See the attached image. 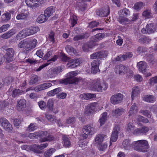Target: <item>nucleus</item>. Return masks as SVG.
I'll return each instance as SVG.
<instances>
[{
	"label": "nucleus",
	"instance_id": "obj_22",
	"mask_svg": "<svg viewBox=\"0 0 157 157\" xmlns=\"http://www.w3.org/2000/svg\"><path fill=\"white\" fill-rule=\"evenodd\" d=\"M80 97L82 99L88 100L96 98V95L95 94L85 93L80 94Z\"/></svg>",
	"mask_w": 157,
	"mask_h": 157
},
{
	"label": "nucleus",
	"instance_id": "obj_61",
	"mask_svg": "<svg viewBox=\"0 0 157 157\" xmlns=\"http://www.w3.org/2000/svg\"><path fill=\"white\" fill-rule=\"evenodd\" d=\"M134 128L135 126L133 125L132 123H129L127 126V131L129 132H131L134 129Z\"/></svg>",
	"mask_w": 157,
	"mask_h": 157
},
{
	"label": "nucleus",
	"instance_id": "obj_44",
	"mask_svg": "<svg viewBox=\"0 0 157 157\" xmlns=\"http://www.w3.org/2000/svg\"><path fill=\"white\" fill-rule=\"evenodd\" d=\"M49 135L46 137H44L42 138H41L40 141L41 142H43L45 141H51L53 140L54 139V137L52 135Z\"/></svg>",
	"mask_w": 157,
	"mask_h": 157
},
{
	"label": "nucleus",
	"instance_id": "obj_45",
	"mask_svg": "<svg viewBox=\"0 0 157 157\" xmlns=\"http://www.w3.org/2000/svg\"><path fill=\"white\" fill-rule=\"evenodd\" d=\"M119 22L122 25H126L129 22V19L126 17L120 16L118 18Z\"/></svg>",
	"mask_w": 157,
	"mask_h": 157
},
{
	"label": "nucleus",
	"instance_id": "obj_43",
	"mask_svg": "<svg viewBox=\"0 0 157 157\" xmlns=\"http://www.w3.org/2000/svg\"><path fill=\"white\" fill-rule=\"evenodd\" d=\"M137 109L138 108L136 105V104L135 103H134L128 112V115L130 116L132 114L136 113L137 112Z\"/></svg>",
	"mask_w": 157,
	"mask_h": 157
},
{
	"label": "nucleus",
	"instance_id": "obj_50",
	"mask_svg": "<svg viewBox=\"0 0 157 157\" xmlns=\"http://www.w3.org/2000/svg\"><path fill=\"white\" fill-rule=\"evenodd\" d=\"M140 113H142V114L147 117L148 118H150L151 116V111H149L147 110H140Z\"/></svg>",
	"mask_w": 157,
	"mask_h": 157
},
{
	"label": "nucleus",
	"instance_id": "obj_17",
	"mask_svg": "<svg viewBox=\"0 0 157 157\" xmlns=\"http://www.w3.org/2000/svg\"><path fill=\"white\" fill-rule=\"evenodd\" d=\"M26 101L25 99H21L17 101V110L18 111H23L26 107Z\"/></svg>",
	"mask_w": 157,
	"mask_h": 157
},
{
	"label": "nucleus",
	"instance_id": "obj_2",
	"mask_svg": "<svg viewBox=\"0 0 157 157\" xmlns=\"http://www.w3.org/2000/svg\"><path fill=\"white\" fill-rule=\"evenodd\" d=\"M131 146L136 151L142 152H147L149 147L148 141L144 140L133 141L131 144Z\"/></svg>",
	"mask_w": 157,
	"mask_h": 157
},
{
	"label": "nucleus",
	"instance_id": "obj_19",
	"mask_svg": "<svg viewBox=\"0 0 157 157\" xmlns=\"http://www.w3.org/2000/svg\"><path fill=\"white\" fill-rule=\"evenodd\" d=\"M29 51L36 47L37 44V41L35 39H31L27 40Z\"/></svg>",
	"mask_w": 157,
	"mask_h": 157
},
{
	"label": "nucleus",
	"instance_id": "obj_3",
	"mask_svg": "<svg viewBox=\"0 0 157 157\" xmlns=\"http://www.w3.org/2000/svg\"><path fill=\"white\" fill-rule=\"evenodd\" d=\"M107 36V34L105 33H98L95 35L92 36L90 41L87 43L84 44L82 47L83 50L85 52L89 51V48H92L95 45L94 43L102 40Z\"/></svg>",
	"mask_w": 157,
	"mask_h": 157
},
{
	"label": "nucleus",
	"instance_id": "obj_51",
	"mask_svg": "<svg viewBox=\"0 0 157 157\" xmlns=\"http://www.w3.org/2000/svg\"><path fill=\"white\" fill-rule=\"evenodd\" d=\"M56 151V149L54 148H50L47 150L44 153V156L45 157H50L53 153Z\"/></svg>",
	"mask_w": 157,
	"mask_h": 157
},
{
	"label": "nucleus",
	"instance_id": "obj_53",
	"mask_svg": "<svg viewBox=\"0 0 157 157\" xmlns=\"http://www.w3.org/2000/svg\"><path fill=\"white\" fill-rule=\"evenodd\" d=\"M147 33L148 34H150L153 32V29L154 28L153 25L152 24H147L146 26Z\"/></svg>",
	"mask_w": 157,
	"mask_h": 157
},
{
	"label": "nucleus",
	"instance_id": "obj_54",
	"mask_svg": "<svg viewBox=\"0 0 157 157\" xmlns=\"http://www.w3.org/2000/svg\"><path fill=\"white\" fill-rule=\"evenodd\" d=\"M144 6L143 3L140 2L135 3L134 8L136 10L141 9Z\"/></svg>",
	"mask_w": 157,
	"mask_h": 157
},
{
	"label": "nucleus",
	"instance_id": "obj_46",
	"mask_svg": "<svg viewBox=\"0 0 157 157\" xmlns=\"http://www.w3.org/2000/svg\"><path fill=\"white\" fill-rule=\"evenodd\" d=\"M38 80V77L36 75H33L30 78L29 81L30 85H33L36 83Z\"/></svg>",
	"mask_w": 157,
	"mask_h": 157
},
{
	"label": "nucleus",
	"instance_id": "obj_30",
	"mask_svg": "<svg viewBox=\"0 0 157 157\" xmlns=\"http://www.w3.org/2000/svg\"><path fill=\"white\" fill-rule=\"evenodd\" d=\"M62 138L63 140V143L65 147H69L71 145V143L70 139L67 136L63 135H62Z\"/></svg>",
	"mask_w": 157,
	"mask_h": 157
},
{
	"label": "nucleus",
	"instance_id": "obj_5",
	"mask_svg": "<svg viewBox=\"0 0 157 157\" xmlns=\"http://www.w3.org/2000/svg\"><path fill=\"white\" fill-rule=\"evenodd\" d=\"M68 74L69 76L59 81V83L66 85L70 84H77L82 79L81 78L75 77H74L76 76V74L74 72H71L68 73Z\"/></svg>",
	"mask_w": 157,
	"mask_h": 157
},
{
	"label": "nucleus",
	"instance_id": "obj_59",
	"mask_svg": "<svg viewBox=\"0 0 157 157\" xmlns=\"http://www.w3.org/2000/svg\"><path fill=\"white\" fill-rule=\"evenodd\" d=\"M149 83L151 85H154L155 84L157 83V76L151 78L149 79Z\"/></svg>",
	"mask_w": 157,
	"mask_h": 157
},
{
	"label": "nucleus",
	"instance_id": "obj_11",
	"mask_svg": "<svg viewBox=\"0 0 157 157\" xmlns=\"http://www.w3.org/2000/svg\"><path fill=\"white\" fill-rule=\"evenodd\" d=\"M101 62L99 60H94L91 63V71L93 74H96L100 71L99 67Z\"/></svg>",
	"mask_w": 157,
	"mask_h": 157
},
{
	"label": "nucleus",
	"instance_id": "obj_8",
	"mask_svg": "<svg viewBox=\"0 0 157 157\" xmlns=\"http://www.w3.org/2000/svg\"><path fill=\"white\" fill-rule=\"evenodd\" d=\"M120 129V127L118 125H116L114 128L110 139L109 146L112 145L113 142H115L117 141L118 137V134L119 132Z\"/></svg>",
	"mask_w": 157,
	"mask_h": 157
},
{
	"label": "nucleus",
	"instance_id": "obj_29",
	"mask_svg": "<svg viewBox=\"0 0 157 157\" xmlns=\"http://www.w3.org/2000/svg\"><path fill=\"white\" fill-rule=\"evenodd\" d=\"M25 29L21 31L17 35L16 38L17 40H20L27 36Z\"/></svg>",
	"mask_w": 157,
	"mask_h": 157
},
{
	"label": "nucleus",
	"instance_id": "obj_47",
	"mask_svg": "<svg viewBox=\"0 0 157 157\" xmlns=\"http://www.w3.org/2000/svg\"><path fill=\"white\" fill-rule=\"evenodd\" d=\"M151 40L149 39V37L144 36H142L139 39V42L142 44H144L146 42L147 43H149L150 42Z\"/></svg>",
	"mask_w": 157,
	"mask_h": 157
},
{
	"label": "nucleus",
	"instance_id": "obj_41",
	"mask_svg": "<svg viewBox=\"0 0 157 157\" xmlns=\"http://www.w3.org/2000/svg\"><path fill=\"white\" fill-rule=\"evenodd\" d=\"M47 20V17H45V16L43 14H41L38 17L36 21L38 23L40 24L46 22Z\"/></svg>",
	"mask_w": 157,
	"mask_h": 157
},
{
	"label": "nucleus",
	"instance_id": "obj_64",
	"mask_svg": "<svg viewBox=\"0 0 157 157\" xmlns=\"http://www.w3.org/2000/svg\"><path fill=\"white\" fill-rule=\"evenodd\" d=\"M99 24V23L98 22L96 21H92L89 23V27L90 28H93L97 26Z\"/></svg>",
	"mask_w": 157,
	"mask_h": 157
},
{
	"label": "nucleus",
	"instance_id": "obj_12",
	"mask_svg": "<svg viewBox=\"0 0 157 157\" xmlns=\"http://www.w3.org/2000/svg\"><path fill=\"white\" fill-rule=\"evenodd\" d=\"M6 53L5 56L6 63H9L12 60V57L14 54V51L12 48H8L6 50Z\"/></svg>",
	"mask_w": 157,
	"mask_h": 157
},
{
	"label": "nucleus",
	"instance_id": "obj_36",
	"mask_svg": "<svg viewBox=\"0 0 157 157\" xmlns=\"http://www.w3.org/2000/svg\"><path fill=\"white\" fill-rule=\"evenodd\" d=\"M143 100L148 102L153 103L155 101V98L152 95H148L144 97Z\"/></svg>",
	"mask_w": 157,
	"mask_h": 157
},
{
	"label": "nucleus",
	"instance_id": "obj_10",
	"mask_svg": "<svg viewBox=\"0 0 157 157\" xmlns=\"http://www.w3.org/2000/svg\"><path fill=\"white\" fill-rule=\"evenodd\" d=\"M123 98V96L121 94L117 93L112 96L110 98V101L112 104L116 105L121 103Z\"/></svg>",
	"mask_w": 157,
	"mask_h": 157
},
{
	"label": "nucleus",
	"instance_id": "obj_52",
	"mask_svg": "<svg viewBox=\"0 0 157 157\" xmlns=\"http://www.w3.org/2000/svg\"><path fill=\"white\" fill-rule=\"evenodd\" d=\"M75 121L76 118L75 117H70L66 120V123L68 124L72 125L75 123Z\"/></svg>",
	"mask_w": 157,
	"mask_h": 157
},
{
	"label": "nucleus",
	"instance_id": "obj_55",
	"mask_svg": "<svg viewBox=\"0 0 157 157\" xmlns=\"http://www.w3.org/2000/svg\"><path fill=\"white\" fill-rule=\"evenodd\" d=\"M55 33L52 31H51L49 34V40L53 43L55 42Z\"/></svg>",
	"mask_w": 157,
	"mask_h": 157
},
{
	"label": "nucleus",
	"instance_id": "obj_62",
	"mask_svg": "<svg viewBox=\"0 0 157 157\" xmlns=\"http://www.w3.org/2000/svg\"><path fill=\"white\" fill-rule=\"evenodd\" d=\"M38 104L39 107L41 109L43 110L46 107V103L43 101L39 102Z\"/></svg>",
	"mask_w": 157,
	"mask_h": 157
},
{
	"label": "nucleus",
	"instance_id": "obj_14",
	"mask_svg": "<svg viewBox=\"0 0 157 157\" xmlns=\"http://www.w3.org/2000/svg\"><path fill=\"white\" fill-rule=\"evenodd\" d=\"M25 29L26 31V32L27 36L34 34L40 30L39 28L36 26H31L29 29L26 28Z\"/></svg>",
	"mask_w": 157,
	"mask_h": 157
},
{
	"label": "nucleus",
	"instance_id": "obj_7",
	"mask_svg": "<svg viewBox=\"0 0 157 157\" xmlns=\"http://www.w3.org/2000/svg\"><path fill=\"white\" fill-rule=\"evenodd\" d=\"M149 130L148 127L144 126L135 129L133 131L132 133L136 136L146 135Z\"/></svg>",
	"mask_w": 157,
	"mask_h": 157
},
{
	"label": "nucleus",
	"instance_id": "obj_63",
	"mask_svg": "<svg viewBox=\"0 0 157 157\" xmlns=\"http://www.w3.org/2000/svg\"><path fill=\"white\" fill-rule=\"evenodd\" d=\"M9 24L4 25L0 27V33H2L7 30L10 27Z\"/></svg>",
	"mask_w": 157,
	"mask_h": 157
},
{
	"label": "nucleus",
	"instance_id": "obj_60",
	"mask_svg": "<svg viewBox=\"0 0 157 157\" xmlns=\"http://www.w3.org/2000/svg\"><path fill=\"white\" fill-rule=\"evenodd\" d=\"M13 79L12 77H8L4 79V82L5 84L8 85L10 83L13 82Z\"/></svg>",
	"mask_w": 157,
	"mask_h": 157
},
{
	"label": "nucleus",
	"instance_id": "obj_48",
	"mask_svg": "<svg viewBox=\"0 0 157 157\" xmlns=\"http://www.w3.org/2000/svg\"><path fill=\"white\" fill-rule=\"evenodd\" d=\"M107 146L108 144L106 143H101L98 144V148L100 151H105L107 147Z\"/></svg>",
	"mask_w": 157,
	"mask_h": 157
},
{
	"label": "nucleus",
	"instance_id": "obj_49",
	"mask_svg": "<svg viewBox=\"0 0 157 157\" xmlns=\"http://www.w3.org/2000/svg\"><path fill=\"white\" fill-rule=\"evenodd\" d=\"M78 19L77 17L75 15H73L72 17L71 18L70 21L71 24V27H73L77 23Z\"/></svg>",
	"mask_w": 157,
	"mask_h": 157
},
{
	"label": "nucleus",
	"instance_id": "obj_40",
	"mask_svg": "<svg viewBox=\"0 0 157 157\" xmlns=\"http://www.w3.org/2000/svg\"><path fill=\"white\" fill-rule=\"evenodd\" d=\"M105 136V135L103 134H98L95 138L96 142L98 144L100 143H102Z\"/></svg>",
	"mask_w": 157,
	"mask_h": 157
},
{
	"label": "nucleus",
	"instance_id": "obj_56",
	"mask_svg": "<svg viewBox=\"0 0 157 157\" xmlns=\"http://www.w3.org/2000/svg\"><path fill=\"white\" fill-rule=\"evenodd\" d=\"M36 128L37 126L35 125V124L31 123L29 125L27 130L30 132H32L36 130Z\"/></svg>",
	"mask_w": 157,
	"mask_h": 157
},
{
	"label": "nucleus",
	"instance_id": "obj_18",
	"mask_svg": "<svg viewBox=\"0 0 157 157\" xmlns=\"http://www.w3.org/2000/svg\"><path fill=\"white\" fill-rule=\"evenodd\" d=\"M105 53L104 52H94L91 54L90 56V59H96L102 58L105 56Z\"/></svg>",
	"mask_w": 157,
	"mask_h": 157
},
{
	"label": "nucleus",
	"instance_id": "obj_9",
	"mask_svg": "<svg viewBox=\"0 0 157 157\" xmlns=\"http://www.w3.org/2000/svg\"><path fill=\"white\" fill-rule=\"evenodd\" d=\"M98 104L96 102H93L88 105L85 108L84 113L86 114L93 113L96 110Z\"/></svg>",
	"mask_w": 157,
	"mask_h": 157
},
{
	"label": "nucleus",
	"instance_id": "obj_1",
	"mask_svg": "<svg viewBox=\"0 0 157 157\" xmlns=\"http://www.w3.org/2000/svg\"><path fill=\"white\" fill-rule=\"evenodd\" d=\"M59 53L60 60L64 62L68 61L67 64L68 68H73L76 67L82 63L79 58L70 60L69 57H68L64 52H61Z\"/></svg>",
	"mask_w": 157,
	"mask_h": 157
},
{
	"label": "nucleus",
	"instance_id": "obj_26",
	"mask_svg": "<svg viewBox=\"0 0 157 157\" xmlns=\"http://www.w3.org/2000/svg\"><path fill=\"white\" fill-rule=\"evenodd\" d=\"M89 36V34L85 33H81L79 35H76L73 38L74 41H78L84 38H87Z\"/></svg>",
	"mask_w": 157,
	"mask_h": 157
},
{
	"label": "nucleus",
	"instance_id": "obj_21",
	"mask_svg": "<svg viewBox=\"0 0 157 157\" xmlns=\"http://www.w3.org/2000/svg\"><path fill=\"white\" fill-rule=\"evenodd\" d=\"M126 67L125 66L121 64L117 65L115 69V71L117 73L119 74H124L125 73Z\"/></svg>",
	"mask_w": 157,
	"mask_h": 157
},
{
	"label": "nucleus",
	"instance_id": "obj_25",
	"mask_svg": "<svg viewBox=\"0 0 157 157\" xmlns=\"http://www.w3.org/2000/svg\"><path fill=\"white\" fill-rule=\"evenodd\" d=\"M107 113L104 112L101 114V116L98 120V122L100 123V126L101 127L104 125L107 120Z\"/></svg>",
	"mask_w": 157,
	"mask_h": 157
},
{
	"label": "nucleus",
	"instance_id": "obj_35",
	"mask_svg": "<svg viewBox=\"0 0 157 157\" xmlns=\"http://www.w3.org/2000/svg\"><path fill=\"white\" fill-rule=\"evenodd\" d=\"M24 12L17 14L16 18L17 20L24 19L26 18L28 16L29 12L28 10H24Z\"/></svg>",
	"mask_w": 157,
	"mask_h": 157
},
{
	"label": "nucleus",
	"instance_id": "obj_6",
	"mask_svg": "<svg viewBox=\"0 0 157 157\" xmlns=\"http://www.w3.org/2000/svg\"><path fill=\"white\" fill-rule=\"evenodd\" d=\"M0 123L1 126L5 131L8 132H12L13 130L12 125L4 117L1 118Z\"/></svg>",
	"mask_w": 157,
	"mask_h": 157
},
{
	"label": "nucleus",
	"instance_id": "obj_39",
	"mask_svg": "<svg viewBox=\"0 0 157 157\" xmlns=\"http://www.w3.org/2000/svg\"><path fill=\"white\" fill-rule=\"evenodd\" d=\"M96 14L101 17H107L110 13V10H98Z\"/></svg>",
	"mask_w": 157,
	"mask_h": 157
},
{
	"label": "nucleus",
	"instance_id": "obj_37",
	"mask_svg": "<svg viewBox=\"0 0 157 157\" xmlns=\"http://www.w3.org/2000/svg\"><path fill=\"white\" fill-rule=\"evenodd\" d=\"M122 145L124 148L126 150L130 149L132 147L130 141L129 139H126L124 140L122 142Z\"/></svg>",
	"mask_w": 157,
	"mask_h": 157
},
{
	"label": "nucleus",
	"instance_id": "obj_38",
	"mask_svg": "<svg viewBox=\"0 0 157 157\" xmlns=\"http://www.w3.org/2000/svg\"><path fill=\"white\" fill-rule=\"evenodd\" d=\"M124 109L123 108L116 109L112 111V115L114 117H117L121 115L122 113L124 112Z\"/></svg>",
	"mask_w": 157,
	"mask_h": 157
},
{
	"label": "nucleus",
	"instance_id": "obj_15",
	"mask_svg": "<svg viewBox=\"0 0 157 157\" xmlns=\"http://www.w3.org/2000/svg\"><path fill=\"white\" fill-rule=\"evenodd\" d=\"M83 131L88 135H92L94 133V128L91 125L88 124L83 127Z\"/></svg>",
	"mask_w": 157,
	"mask_h": 157
},
{
	"label": "nucleus",
	"instance_id": "obj_58",
	"mask_svg": "<svg viewBox=\"0 0 157 157\" xmlns=\"http://www.w3.org/2000/svg\"><path fill=\"white\" fill-rule=\"evenodd\" d=\"M147 60L148 63H152L154 62V57L151 54H149L147 55Z\"/></svg>",
	"mask_w": 157,
	"mask_h": 157
},
{
	"label": "nucleus",
	"instance_id": "obj_23",
	"mask_svg": "<svg viewBox=\"0 0 157 157\" xmlns=\"http://www.w3.org/2000/svg\"><path fill=\"white\" fill-rule=\"evenodd\" d=\"M16 33L15 29L13 28L7 32L3 34L2 36V37L4 39H6L10 37Z\"/></svg>",
	"mask_w": 157,
	"mask_h": 157
},
{
	"label": "nucleus",
	"instance_id": "obj_13",
	"mask_svg": "<svg viewBox=\"0 0 157 157\" xmlns=\"http://www.w3.org/2000/svg\"><path fill=\"white\" fill-rule=\"evenodd\" d=\"M132 53L128 52L123 55H120L116 58V60L118 61H122L126 60L128 59H130L132 56Z\"/></svg>",
	"mask_w": 157,
	"mask_h": 157
},
{
	"label": "nucleus",
	"instance_id": "obj_24",
	"mask_svg": "<svg viewBox=\"0 0 157 157\" xmlns=\"http://www.w3.org/2000/svg\"><path fill=\"white\" fill-rule=\"evenodd\" d=\"M18 48L24 49L26 51H29L27 40H23L20 41L17 44Z\"/></svg>",
	"mask_w": 157,
	"mask_h": 157
},
{
	"label": "nucleus",
	"instance_id": "obj_31",
	"mask_svg": "<svg viewBox=\"0 0 157 157\" xmlns=\"http://www.w3.org/2000/svg\"><path fill=\"white\" fill-rule=\"evenodd\" d=\"M29 148L31 151L35 153L40 154L41 153L38 144H34L29 147Z\"/></svg>",
	"mask_w": 157,
	"mask_h": 157
},
{
	"label": "nucleus",
	"instance_id": "obj_33",
	"mask_svg": "<svg viewBox=\"0 0 157 157\" xmlns=\"http://www.w3.org/2000/svg\"><path fill=\"white\" fill-rule=\"evenodd\" d=\"M24 93V91L19 89H15L12 92L11 95L14 98L18 97Z\"/></svg>",
	"mask_w": 157,
	"mask_h": 157
},
{
	"label": "nucleus",
	"instance_id": "obj_34",
	"mask_svg": "<svg viewBox=\"0 0 157 157\" xmlns=\"http://www.w3.org/2000/svg\"><path fill=\"white\" fill-rule=\"evenodd\" d=\"M61 88L59 87L48 92L47 94L48 96H53L56 94H59L61 91Z\"/></svg>",
	"mask_w": 157,
	"mask_h": 157
},
{
	"label": "nucleus",
	"instance_id": "obj_27",
	"mask_svg": "<svg viewBox=\"0 0 157 157\" xmlns=\"http://www.w3.org/2000/svg\"><path fill=\"white\" fill-rule=\"evenodd\" d=\"M65 48L66 52L70 55H76L77 54L76 49L70 45H66Z\"/></svg>",
	"mask_w": 157,
	"mask_h": 157
},
{
	"label": "nucleus",
	"instance_id": "obj_20",
	"mask_svg": "<svg viewBox=\"0 0 157 157\" xmlns=\"http://www.w3.org/2000/svg\"><path fill=\"white\" fill-rule=\"evenodd\" d=\"M137 65L139 71L143 73L146 72L147 66L146 63L143 61H140L138 63Z\"/></svg>",
	"mask_w": 157,
	"mask_h": 157
},
{
	"label": "nucleus",
	"instance_id": "obj_57",
	"mask_svg": "<svg viewBox=\"0 0 157 157\" xmlns=\"http://www.w3.org/2000/svg\"><path fill=\"white\" fill-rule=\"evenodd\" d=\"M147 51V49L145 47L140 46L137 49V52L139 54H141Z\"/></svg>",
	"mask_w": 157,
	"mask_h": 157
},
{
	"label": "nucleus",
	"instance_id": "obj_32",
	"mask_svg": "<svg viewBox=\"0 0 157 157\" xmlns=\"http://www.w3.org/2000/svg\"><path fill=\"white\" fill-rule=\"evenodd\" d=\"M25 2L28 6L31 7L32 9L34 7H38L39 5V4L36 2V0H25Z\"/></svg>",
	"mask_w": 157,
	"mask_h": 157
},
{
	"label": "nucleus",
	"instance_id": "obj_42",
	"mask_svg": "<svg viewBox=\"0 0 157 157\" xmlns=\"http://www.w3.org/2000/svg\"><path fill=\"white\" fill-rule=\"evenodd\" d=\"M148 122L149 120L147 118L141 115L139 116L137 119V123L138 124H140V122L146 124Z\"/></svg>",
	"mask_w": 157,
	"mask_h": 157
},
{
	"label": "nucleus",
	"instance_id": "obj_28",
	"mask_svg": "<svg viewBox=\"0 0 157 157\" xmlns=\"http://www.w3.org/2000/svg\"><path fill=\"white\" fill-rule=\"evenodd\" d=\"M140 94V88L138 86H136L132 89L131 94V98L132 100H133L134 98Z\"/></svg>",
	"mask_w": 157,
	"mask_h": 157
},
{
	"label": "nucleus",
	"instance_id": "obj_16",
	"mask_svg": "<svg viewBox=\"0 0 157 157\" xmlns=\"http://www.w3.org/2000/svg\"><path fill=\"white\" fill-rule=\"evenodd\" d=\"M52 86V83H45L36 86L35 88L36 91H38L47 89Z\"/></svg>",
	"mask_w": 157,
	"mask_h": 157
},
{
	"label": "nucleus",
	"instance_id": "obj_4",
	"mask_svg": "<svg viewBox=\"0 0 157 157\" xmlns=\"http://www.w3.org/2000/svg\"><path fill=\"white\" fill-rule=\"evenodd\" d=\"M100 80L99 78H97L91 81L90 87L92 90L101 92L105 90L108 88V84L105 82L101 83Z\"/></svg>",
	"mask_w": 157,
	"mask_h": 157
}]
</instances>
